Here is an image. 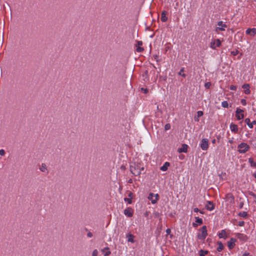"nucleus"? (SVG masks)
<instances>
[{"label": "nucleus", "mask_w": 256, "mask_h": 256, "mask_svg": "<svg viewBox=\"0 0 256 256\" xmlns=\"http://www.w3.org/2000/svg\"><path fill=\"white\" fill-rule=\"evenodd\" d=\"M144 170V167L140 163L134 162L130 165V171L134 176H139L142 171Z\"/></svg>", "instance_id": "nucleus-1"}, {"label": "nucleus", "mask_w": 256, "mask_h": 256, "mask_svg": "<svg viewBox=\"0 0 256 256\" xmlns=\"http://www.w3.org/2000/svg\"><path fill=\"white\" fill-rule=\"evenodd\" d=\"M238 152L240 154H244L250 149V146L245 142H242L238 146Z\"/></svg>", "instance_id": "nucleus-2"}, {"label": "nucleus", "mask_w": 256, "mask_h": 256, "mask_svg": "<svg viewBox=\"0 0 256 256\" xmlns=\"http://www.w3.org/2000/svg\"><path fill=\"white\" fill-rule=\"evenodd\" d=\"M208 235L206 226H204L200 230V233L198 234V238L201 240H204Z\"/></svg>", "instance_id": "nucleus-3"}, {"label": "nucleus", "mask_w": 256, "mask_h": 256, "mask_svg": "<svg viewBox=\"0 0 256 256\" xmlns=\"http://www.w3.org/2000/svg\"><path fill=\"white\" fill-rule=\"evenodd\" d=\"M200 146L202 150H207L209 146L208 140L202 138L200 142Z\"/></svg>", "instance_id": "nucleus-4"}, {"label": "nucleus", "mask_w": 256, "mask_h": 256, "mask_svg": "<svg viewBox=\"0 0 256 256\" xmlns=\"http://www.w3.org/2000/svg\"><path fill=\"white\" fill-rule=\"evenodd\" d=\"M159 198V196L158 194H154L152 192H150L148 196V199L151 201V202L152 204H156Z\"/></svg>", "instance_id": "nucleus-5"}, {"label": "nucleus", "mask_w": 256, "mask_h": 256, "mask_svg": "<svg viewBox=\"0 0 256 256\" xmlns=\"http://www.w3.org/2000/svg\"><path fill=\"white\" fill-rule=\"evenodd\" d=\"M221 46V42L219 39H216L212 40L210 44V48L213 50Z\"/></svg>", "instance_id": "nucleus-6"}, {"label": "nucleus", "mask_w": 256, "mask_h": 256, "mask_svg": "<svg viewBox=\"0 0 256 256\" xmlns=\"http://www.w3.org/2000/svg\"><path fill=\"white\" fill-rule=\"evenodd\" d=\"M244 110L239 108H236V116L238 120H240L244 118Z\"/></svg>", "instance_id": "nucleus-7"}, {"label": "nucleus", "mask_w": 256, "mask_h": 256, "mask_svg": "<svg viewBox=\"0 0 256 256\" xmlns=\"http://www.w3.org/2000/svg\"><path fill=\"white\" fill-rule=\"evenodd\" d=\"M218 26L216 28V32L224 31L225 28H227V25L223 22L222 21H219L218 22Z\"/></svg>", "instance_id": "nucleus-8"}, {"label": "nucleus", "mask_w": 256, "mask_h": 256, "mask_svg": "<svg viewBox=\"0 0 256 256\" xmlns=\"http://www.w3.org/2000/svg\"><path fill=\"white\" fill-rule=\"evenodd\" d=\"M236 236L238 239L242 242H246L247 240V236L244 234L236 233Z\"/></svg>", "instance_id": "nucleus-9"}, {"label": "nucleus", "mask_w": 256, "mask_h": 256, "mask_svg": "<svg viewBox=\"0 0 256 256\" xmlns=\"http://www.w3.org/2000/svg\"><path fill=\"white\" fill-rule=\"evenodd\" d=\"M206 208L212 211L214 210V203L211 201H208L206 202Z\"/></svg>", "instance_id": "nucleus-10"}, {"label": "nucleus", "mask_w": 256, "mask_h": 256, "mask_svg": "<svg viewBox=\"0 0 256 256\" xmlns=\"http://www.w3.org/2000/svg\"><path fill=\"white\" fill-rule=\"evenodd\" d=\"M236 241V238H231L230 240L228 242V246L230 249H232L234 248Z\"/></svg>", "instance_id": "nucleus-11"}, {"label": "nucleus", "mask_w": 256, "mask_h": 256, "mask_svg": "<svg viewBox=\"0 0 256 256\" xmlns=\"http://www.w3.org/2000/svg\"><path fill=\"white\" fill-rule=\"evenodd\" d=\"M124 213L128 217H132L133 214V211L132 208H128L124 210Z\"/></svg>", "instance_id": "nucleus-12"}, {"label": "nucleus", "mask_w": 256, "mask_h": 256, "mask_svg": "<svg viewBox=\"0 0 256 256\" xmlns=\"http://www.w3.org/2000/svg\"><path fill=\"white\" fill-rule=\"evenodd\" d=\"M230 130L234 133L236 134L238 132V126L232 122L230 124Z\"/></svg>", "instance_id": "nucleus-13"}, {"label": "nucleus", "mask_w": 256, "mask_h": 256, "mask_svg": "<svg viewBox=\"0 0 256 256\" xmlns=\"http://www.w3.org/2000/svg\"><path fill=\"white\" fill-rule=\"evenodd\" d=\"M244 121L246 124L250 128H253L254 125L256 124V120H253L252 122H250V119L249 118H246Z\"/></svg>", "instance_id": "nucleus-14"}, {"label": "nucleus", "mask_w": 256, "mask_h": 256, "mask_svg": "<svg viewBox=\"0 0 256 256\" xmlns=\"http://www.w3.org/2000/svg\"><path fill=\"white\" fill-rule=\"evenodd\" d=\"M250 84H244L242 86V88L244 89V93L246 94H248L250 93Z\"/></svg>", "instance_id": "nucleus-15"}, {"label": "nucleus", "mask_w": 256, "mask_h": 256, "mask_svg": "<svg viewBox=\"0 0 256 256\" xmlns=\"http://www.w3.org/2000/svg\"><path fill=\"white\" fill-rule=\"evenodd\" d=\"M142 44V41H138L137 44H136V46H137L136 50L138 52H142L144 50V48L140 46Z\"/></svg>", "instance_id": "nucleus-16"}, {"label": "nucleus", "mask_w": 256, "mask_h": 256, "mask_svg": "<svg viewBox=\"0 0 256 256\" xmlns=\"http://www.w3.org/2000/svg\"><path fill=\"white\" fill-rule=\"evenodd\" d=\"M218 236L220 238H224V239L227 238V234L226 231L224 230H222L218 233Z\"/></svg>", "instance_id": "nucleus-17"}, {"label": "nucleus", "mask_w": 256, "mask_h": 256, "mask_svg": "<svg viewBox=\"0 0 256 256\" xmlns=\"http://www.w3.org/2000/svg\"><path fill=\"white\" fill-rule=\"evenodd\" d=\"M167 12L166 10H164L162 12L161 14V20L162 22H166L168 20V18L166 16Z\"/></svg>", "instance_id": "nucleus-18"}, {"label": "nucleus", "mask_w": 256, "mask_h": 256, "mask_svg": "<svg viewBox=\"0 0 256 256\" xmlns=\"http://www.w3.org/2000/svg\"><path fill=\"white\" fill-rule=\"evenodd\" d=\"M188 146L186 144H183L180 148L178 149L179 152H187Z\"/></svg>", "instance_id": "nucleus-19"}, {"label": "nucleus", "mask_w": 256, "mask_h": 256, "mask_svg": "<svg viewBox=\"0 0 256 256\" xmlns=\"http://www.w3.org/2000/svg\"><path fill=\"white\" fill-rule=\"evenodd\" d=\"M39 169L42 172H48V167H47L46 165L44 163L42 164L40 166L39 168Z\"/></svg>", "instance_id": "nucleus-20"}, {"label": "nucleus", "mask_w": 256, "mask_h": 256, "mask_svg": "<svg viewBox=\"0 0 256 256\" xmlns=\"http://www.w3.org/2000/svg\"><path fill=\"white\" fill-rule=\"evenodd\" d=\"M204 113L202 111L200 110L197 112V116H195L194 118V120L196 122H198L200 121V117L202 116Z\"/></svg>", "instance_id": "nucleus-21"}, {"label": "nucleus", "mask_w": 256, "mask_h": 256, "mask_svg": "<svg viewBox=\"0 0 256 256\" xmlns=\"http://www.w3.org/2000/svg\"><path fill=\"white\" fill-rule=\"evenodd\" d=\"M102 252H104V256H109L111 252L110 250V249L108 247L104 248L102 250Z\"/></svg>", "instance_id": "nucleus-22"}, {"label": "nucleus", "mask_w": 256, "mask_h": 256, "mask_svg": "<svg viewBox=\"0 0 256 256\" xmlns=\"http://www.w3.org/2000/svg\"><path fill=\"white\" fill-rule=\"evenodd\" d=\"M196 222L197 224H194L193 226L194 227H196L198 224H202V220L199 217H196Z\"/></svg>", "instance_id": "nucleus-23"}, {"label": "nucleus", "mask_w": 256, "mask_h": 256, "mask_svg": "<svg viewBox=\"0 0 256 256\" xmlns=\"http://www.w3.org/2000/svg\"><path fill=\"white\" fill-rule=\"evenodd\" d=\"M170 166V163L168 162H166L162 166L160 167V170L162 171H166L168 170V167Z\"/></svg>", "instance_id": "nucleus-24"}, {"label": "nucleus", "mask_w": 256, "mask_h": 256, "mask_svg": "<svg viewBox=\"0 0 256 256\" xmlns=\"http://www.w3.org/2000/svg\"><path fill=\"white\" fill-rule=\"evenodd\" d=\"M218 247L217 248V250L218 252H221L224 248V246L222 244V243L220 242V241H218Z\"/></svg>", "instance_id": "nucleus-25"}, {"label": "nucleus", "mask_w": 256, "mask_h": 256, "mask_svg": "<svg viewBox=\"0 0 256 256\" xmlns=\"http://www.w3.org/2000/svg\"><path fill=\"white\" fill-rule=\"evenodd\" d=\"M127 238H128V242H134V236L132 234H128L127 235Z\"/></svg>", "instance_id": "nucleus-26"}, {"label": "nucleus", "mask_w": 256, "mask_h": 256, "mask_svg": "<svg viewBox=\"0 0 256 256\" xmlns=\"http://www.w3.org/2000/svg\"><path fill=\"white\" fill-rule=\"evenodd\" d=\"M184 68H182L180 70V71L178 73V75L181 76L184 78H185L186 76L184 74Z\"/></svg>", "instance_id": "nucleus-27"}, {"label": "nucleus", "mask_w": 256, "mask_h": 256, "mask_svg": "<svg viewBox=\"0 0 256 256\" xmlns=\"http://www.w3.org/2000/svg\"><path fill=\"white\" fill-rule=\"evenodd\" d=\"M200 252V256H205L206 254H207L208 252V250H200L199 252Z\"/></svg>", "instance_id": "nucleus-28"}, {"label": "nucleus", "mask_w": 256, "mask_h": 256, "mask_svg": "<svg viewBox=\"0 0 256 256\" xmlns=\"http://www.w3.org/2000/svg\"><path fill=\"white\" fill-rule=\"evenodd\" d=\"M238 216L243 218H246L248 216V214L246 212H242L238 214Z\"/></svg>", "instance_id": "nucleus-29"}, {"label": "nucleus", "mask_w": 256, "mask_h": 256, "mask_svg": "<svg viewBox=\"0 0 256 256\" xmlns=\"http://www.w3.org/2000/svg\"><path fill=\"white\" fill-rule=\"evenodd\" d=\"M222 106L224 108H228V104L227 101H223L222 102Z\"/></svg>", "instance_id": "nucleus-30"}, {"label": "nucleus", "mask_w": 256, "mask_h": 256, "mask_svg": "<svg viewBox=\"0 0 256 256\" xmlns=\"http://www.w3.org/2000/svg\"><path fill=\"white\" fill-rule=\"evenodd\" d=\"M171 126L170 124H166L164 126L165 130H168L170 128Z\"/></svg>", "instance_id": "nucleus-31"}, {"label": "nucleus", "mask_w": 256, "mask_h": 256, "mask_svg": "<svg viewBox=\"0 0 256 256\" xmlns=\"http://www.w3.org/2000/svg\"><path fill=\"white\" fill-rule=\"evenodd\" d=\"M251 36H254L256 34V28H252V32H251Z\"/></svg>", "instance_id": "nucleus-32"}, {"label": "nucleus", "mask_w": 256, "mask_h": 256, "mask_svg": "<svg viewBox=\"0 0 256 256\" xmlns=\"http://www.w3.org/2000/svg\"><path fill=\"white\" fill-rule=\"evenodd\" d=\"M124 200L125 202H128L129 204H130L132 202V200L131 198H124Z\"/></svg>", "instance_id": "nucleus-33"}, {"label": "nucleus", "mask_w": 256, "mask_h": 256, "mask_svg": "<svg viewBox=\"0 0 256 256\" xmlns=\"http://www.w3.org/2000/svg\"><path fill=\"white\" fill-rule=\"evenodd\" d=\"M230 90H236L237 88V86H234V85H231L230 86Z\"/></svg>", "instance_id": "nucleus-34"}, {"label": "nucleus", "mask_w": 256, "mask_h": 256, "mask_svg": "<svg viewBox=\"0 0 256 256\" xmlns=\"http://www.w3.org/2000/svg\"><path fill=\"white\" fill-rule=\"evenodd\" d=\"M98 254V251L97 250H93L92 253V256H97Z\"/></svg>", "instance_id": "nucleus-35"}, {"label": "nucleus", "mask_w": 256, "mask_h": 256, "mask_svg": "<svg viewBox=\"0 0 256 256\" xmlns=\"http://www.w3.org/2000/svg\"><path fill=\"white\" fill-rule=\"evenodd\" d=\"M251 32H252V28H248L246 31V34H250L251 36L252 34H251Z\"/></svg>", "instance_id": "nucleus-36"}, {"label": "nucleus", "mask_w": 256, "mask_h": 256, "mask_svg": "<svg viewBox=\"0 0 256 256\" xmlns=\"http://www.w3.org/2000/svg\"><path fill=\"white\" fill-rule=\"evenodd\" d=\"M238 54V50L231 52V54L234 56H236Z\"/></svg>", "instance_id": "nucleus-37"}, {"label": "nucleus", "mask_w": 256, "mask_h": 256, "mask_svg": "<svg viewBox=\"0 0 256 256\" xmlns=\"http://www.w3.org/2000/svg\"><path fill=\"white\" fill-rule=\"evenodd\" d=\"M240 102L243 106H246V102L244 99H242Z\"/></svg>", "instance_id": "nucleus-38"}, {"label": "nucleus", "mask_w": 256, "mask_h": 256, "mask_svg": "<svg viewBox=\"0 0 256 256\" xmlns=\"http://www.w3.org/2000/svg\"><path fill=\"white\" fill-rule=\"evenodd\" d=\"M5 154V150L3 149L0 150V155L3 156Z\"/></svg>", "instance_id": "nucleus-39"}, {"label": "nucleus", "mask_w": 256, "mask_h": 256, "mask_svg": "<svg viewBox=\"0 0 256 256\" xmlns=\"http://www.w3.org/2000/svg\"><path fill=\"white\" fill-rule=\"evenodd\" d=\"M244 221H240L238 222V226H244Z\"/></svg>", "instance_id": "nucleus-40"}, {"label": "nucleus", "mask_w": 256, "mask_h": 256, "mask_svg": "<svg viewBox=\"0 0 256 256\" xmlns=\"http://www.w3.org/2000/svg\"><path fill=\"white\" fill-rule=\"evenodd\" d=\"M210 82H206L205 84V87L207 88H210Z\"/></svg>", "instance_id": "nucleus-41"}, {"label": "nucleus", "mask_w": 256, "mask_h": 256, "mask_svg": "<svg viewBox=\"0 0 256 256\" xmlns=\"http://www.w3.org/2000/svg\"><path fill=\"white\" fill-rule=\"evenodd\" d=\"M166 233L167 234H170L171 232V230L170 228H167L166 230Z\"/></svg>", "instance_id": "nucleus-42"}, {"label": "nucleus", "mask_w": 256, "mask_h": 256, "mask_svg": "<svg viewBox=\"0 0 256 256\" xmlns=\"http://www.w3.org/2000/svg\"><path fill=\"white\" fill-rule=\"evenodd\" d=\"M87 236L88 237V238H92V234L89 232L88 234H87Z\"/></svg>", "instance_id": "nucleus-43"}, {"label": "nucleus", "mask_w": 256, "mask_h": 256, "mask_svg": "<svg viewBox=\"0 0 256 256\" xmlns=\"http://www.w3.org/2000/svg\"><path fill=\"white\" fill-rule=\"evenodd\" d=\"M242 256H252L250 254V253L245 252L243 254Z\"/></svg>", "instance_id": "nucleus-44"}, {"label": "nucleus", "mask_w": 256, "mask_h": 256, "mask_svg": "<svg viewBox=\"0 0 256 256\" xmlns=\"http://www.w3.org/2000/svg\"><path fill=\"white\" fill-rule=\"evenodd\" d=\"M194 212H199V210L198 208H196L194 209Z\"/></svg>", "instance_id": "nucleus-45"}, {"label": "nucleus", "mask_w": 256, "mask_h": 256, "mask_svg": "<svg viewBox=\"0 0 256 256\" xmlns=\"http://www.w3.org/2000/svg\"><path fill=\"white\" fill-rule=\"evenodd\" d=\"M128 183H132V180L130 178L128 180Z\"/></svg>", "instance_id": "nucleus-46"}, {"label": "nucleus", "mask_w": 256, "mask_h": 256, "mask_svg": "<svg viewBox=\"0 0 256 256\" xmlns=\"http://www.w3.org/2000/svg\"><path fill=\"white\" fill-rule=\"evenodd\" d=\"M132 196V192H129V194H128V196H129V197H131Z\"/></svg>", "instance_id": "nucleus-47"}, {"label": "nucleus", "mask_w": 256, "mask_h": 256, "mask_svg": "<svg viewBox=\"0 0 256 256\" xmlns=\"http://www.w3.org/2000/svg\"><path fill=\"white\" fill-rule=\"evenodd\" d=\"M228 142L230 143V144H232L233 143V140H228Z\"/></svg>", "instance_id": "nucleus-48"}, {"label": "nucleus", "mask_w": 256, "mask_h": 256, "mask_svg": "<svg viewBox=\"0 0 256 256\" xmlns=\"http://www.w3.org/2000/svg\"><path fill=\"white\" fill-rule=\"evenodd\" d=\"M216 140H215V139H214V140H212V144H215V143H216Z\"/></svg>", "instance_id": "nucleus-49"}, {"label": "nucleus", "mask_w": 256, "mask_h": 256, "mask_svg": "<svg viewBox=\"0 0 256 256\" xmlns=\"http://www.w3.org/2000/svg\"><path fill=\"white\" fill-rule=\"evenodd\" d=\"M253 176H254L255 178H256V173H254V174H253Z\"/></svg>", "instance_id": "nucleus-50"}, {"label": "nucleus", "mask_w": 256, "mask_h": 256, "mask_svg": "<svg viewBox=\"0 0 256 256\" xmlns=\"http://www.w3.org/2000/svg\"><path fill=\"white\" fill-rule=\"evenodd\" d=\"M169 48L168 46V47H166V50H168Z\"/></svg>", "instance_id": "nucleus-51"}, {"label": "nucleus", "mask_w": 256, "mask_h": 256, "mask_svg": "<svg viewBox=\"0 0 256 256\" xmlns=\"http://www.w3.org/2000/svg\"><path fill=\"white\" fill-rule=\"evenodd\" d=\"M210 256H212V255H210Z\"/></svg>", "instance_id": "nucleus-52"}]
</instances>
